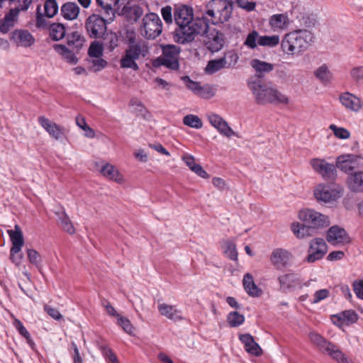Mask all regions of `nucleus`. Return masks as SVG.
<instances>
[{
    "label": "nucleus",
    "mask_w": 363,
    "mask_h": 363,
    "mask_svg": "<svg viewBox=\"0 0 363 363\" xmlns=\"http://www.w3.org/2000/svg\"><path fill=\"white\" fill-rule=\"evenodd\" d=\"M247 85L258 104H287L289 103V98L280 92L271 82H266L261 79H250Z\"/></svg>",
    "instance_id": "nucleus-1"
},
{
    "label": "nucleus",
    "mask_w": 363,
    "mask_h": 363,
    "mask_svg": "<svg viewBox=\"0 0 363 363\" xmlns=\"http://www.w3.org/2000/svg\"><path fill=\"white\" fill-rule=\"evenodd\" d=\"M313 34L306 29H298L284 35L281 41V50L288 55H298L306 51L313 41Z\"/></svg>",
    "instance_id": "nucleus-2"
},
{
    "label": "nucleus",
    "mask_w": 363,
    "mask_h": 363,
    "mask_svg": "<svg viewBox=\"0 0 363 363\" xmlns=\"http://www.w3.org/2000/svg\"><path fill=\"white\" fill-rule=\"evenodd\" d=\"M209 21L205 16L197 17L189 23L182 25L174 31L176 42L185 44L192 42L196 35H203L208 33Z\"/></svg>",
    "instance_id": "nucleus-3"
},
{
    "label": "nucleus",
    "mask_w": 363,
    "mask_h": 363,
    "mask_svg": "<svg viewBox=\"0 0 363 363\" xmlns=\"http://www.w3.org/2000/svg\"><path fill=\"white\" fill-rule=\"evenodd\" d=\"M233 7L228 0H211L203 15L209 21V24L223 23L228 21L232 13Z\"/></svg>",
    "instance_id": "nucleus-4"
},
{
    "label": "nucleus",
    "mask_w": 363,
    "mask_h": 363,
    "mask_svg": "<svg viewBox=\"0 0 363 363\" xmlns=\"http://www.w3.org/2000/svg\"><path fill=\"white\" fill-rule=\"evenodd\" d=\"M149 53V47L144 40L130 43L120 60L122 68H130L135 71L139 69L136 60L145 57Z\"/></svg>",
    "instance_id": "nucleus-5"
},
{
    "label": "nucleus",
    "mask_w": 363,
    "mask_h": 363,
    "mask_svg": "<svg viewBox=\"0 0 363 363\" xmlns=\"http://www.w3.org/2000/svg\"><path fill=\"white\" fill-rule=\"evenodd\" d=\"M298 217L313 235L316 230L330 225V220L328 216L313 208H303L298 211Z\"/></svg>",
    "instance_id": "nucleus-6"
},
{
    "label": "nucleus",
    "mask_w": 363,
    "mask_h": 363,
    "mask_svg": "<svg viewBox=\"0 0 363 363\" xmlns=\"http://www.w3.org/2000/svg\"><path fill=\"white\" fill-rule=\"evenodd\" d=\"M140 35L146 40H155L162 33L163 23L159 15L154 12L145 14L141 20Z\"/></svg>",
    "instance_id": "nucleus-7"
},
{
    "label": "nucleus",
    "mask_w": 363,
    "mask_h": 363,
    "mask_svg": "<svg viewBox=\"0 0 363 363\" xmlns=\"http://www.w3.org/2000/svg\"><path fill=\"white\" fill-rule=\"evenodd\" d=\"M311 342L318 347L323 352L327 353L337 363H353L339 348L327 341L323 336L315 332H311L308 335Z\"/></svg>",
    "instance_id": "nucleus-8"
},
{
    "label": "nucleus",
    "mask_w": 363,
    "mask_h": 363,
    "mask_svg": "<svg viewBox=\"0 0 363 363\" xmlns=\"http://www.w3.org/2000/svg\"><path fill=\"white\" fill-rule=\"evenodd\" d=\"M162 48V55L154 60L153 65L155 67L164 65L173 70L178 69L180 48L174 45H165Z\"/></svg>",
    "instance_id": "nucleus-9"
},
{
    "label": "nucleus",
    "mask_w": 363,
    "mask_h": 363,
    "mask_svg": "<svg viewBox=\"0 0 363 363\" xmlns=\"http://www.w3.org/2000/svg\"><path fill=\"white\" fill-rule=\"evenodd\" d=\"M313 196L318 202L332 203L342 196V189L335 184L320 183L314 187Z\"/></svg>",
    "instance_id": "nucleus-10"
},
{
    "label": "nucleus",
    "mask_w": 363,
    "mask_h": 363,
    "mask_svg": "<svg viewBox=\"0 0 363 363\" xmlns=\"http://www.w3.org/2000/svg\"><path fill=\"white\" fill-rule=\"evenodd\" d=\"M7 233L10 237L12 247L10 250V259L16 266H19L23 259L21 253L24 245V238L20 227L15 225L14 230H8Z\"/></svg>",
    "instance_id": "nucleus-11"
},
{
    "label": "nucleus",
    "mask_w": 363,
    "mask_h": 363,
    "mask_svg": "<svg viewBox=\"0 0 363 363\" xmlns=\"http://www.w3.org/2000/svg\"><path fill=\"white\" fill-rule=\"evenodd\" d=\"M328 252L326 242L320 238H315L309 242L308 255L305 260L308 263H313L321 259Z\"/></svg>",
    "instance_id": "nucleus-12"
},
{
    "label": "nucleus",
    "mask_w": 363,
    "mask_h": 363,
    "mask_svg": "<svg viewBox=\"0 0 363 363\" xmlns=\"http://www.w3.org/2000/svg\"><path fill=\"white\" fill-rule=\"evenodd\" d=\"M85 27L91 38H101L106 30L105 20L96 14H92L86 21Z\"/></svg>",
    "instance_id": "nucleus-13"
},
{
    "label": "nucleus",
    "mask_w": 363,
    "mask_h": 363,
    "mask_svg": "<svg viewBox=\"0 0 363 363\" xmlns=\"http://www.w3.org/2000/svg\"><path fill=\"white\" fill-rule=\"evenodd\" d=\"M313 169L325 179H333L335 177L336 169L334 164L323 159L313 158L310 161Z\"/></svg>",
    "instance_id": "nucleus-14"
},
{
    "label": "nucleus",
    "mask_w": 363,
    "mask_h": 363,
    "mask_svg": "<svg viewBox=\"0 0 363 363\" xmlns=\"http://www.w3.org/2000/svg\"><path fill=\"white\" fill-rule=\"evenodd\" d=\"M326 240L333 246H340L349 243L350 238L344 228L333 225L327 231Z\"/></svg>",
    "instance_id": "nucleus-15"
},
{
    "label": "nucleus",
    "mask_w": 363,
    "mask_h": 363,
    "mask_svg": "<svg viewBox=\"0 0 363 363\" xmlns=\"http://www.w3.org/2000/svg\"><path fill=\"white\" fill-rule=\"evenodd\" d=\"M207 118L210 124L215 128L220 134L228 138L236 135L235 132L220 116L214 113H210L207 115Z\"/></svg>",
    "instance_id": "nucleus-16"
},
{
    "label": "nucleus",
    "mask_w": 363,
    "mask_h": 363,
    "mask_svg": "<svg viewBox=\"0 0 363 363\" xmlns=\"http://www.w3.org/2000/svg\"><path fill=\"white\" fill-rule=\"evenodd\" d=\"M339 101L341 105L347 111L358 113L362 108V100L356 95L345 91L339 95Z\"/></svg>",
    "instance_id": "nucleus-17"
},
{
    "label": "nucleus",
    "mask_w": 363,
    "mask_h": 363,
    "mask_svg": "<svg viewBox=\"0 0 363 363\" xmlns=\"http://www.w3.org/2000/svg\"><path fill=\"white\" fill-rule=\"evenodd\" d=\"M292 257L291 253L283 248H276L273 250L270 255V262L277 269L285 268Z\"/></svg>",
    "instance_id": "nucleus-18"
},
{
    "label": "nucleus",
    "mask_w": 363,
    "mask_h": 363,
    "mask_svg": "<svg viewBox=\"0 0 363 363\" xmlns=\"http://www.w3.org/2000/svg\"><path fill=\"white\" fill-rule=\"evenodd\" d=\"M11 41L18 47L28 48L35 43L33 35L27 30L16 29L10 35Z\"/></svg>",
    "instance_id": "nucleus-19"
},
{
    "label": "nucleus",
    "mask_w": 363,
    "mask_h": 363,
    "mask_svg": "<svg viewBox=\"0 0 363 363\" xmlns=\"http://www.w3.org/2000/svg\"><path fill=\"white\" fill-rule=\"evenodd\" d=\"M174 20L178 26L194 21L192 8L186 5L176 7L174 11Z\"/></svg>",
    "instance_id": "nucleus-20"
},
{
    "label": "nucleus",
    "mask_w": 363,
    "mask_h": 363,
    "mask_svg": "<svg viewBox=\"0 0 363 363\" xmlns=\"http://www.w3.org/2000/svg\"><path fill=\"white\" fill-rule=\"evenodd\" d=\"M357 319V314L352 310L344 311L331 315L333 323L340 328L351 325L355 323Z\"/></svg>",
    "instance_id": "nucleus-21"
},
{
    "label": "nucleus",
    "mask_w": 363,
    "mask_h": 363,
    "mask_svg": "<svg viewBox=\"0 0 363 363\" xmlns=\"http://www.w3.org/2000/svg\"><path fill=\"white\" fill-rule=\"evenodd\" d=\"M269 25L274 32L281 33L288 29L290 20L287 13H277L270 16Z\"/></svg>",
    "instance_id": "nucleus-22"
},
{
    "label": "nucleus",
    "mask_w": 363,
    "mask_h": 363,
    "mask_svg": "<svg viewBox=\"0 0 363 363\" xmlns=\"http://www.w3.org/2000/svg\"><path fill=\"white\" fill-rule=\"evenodd\" d=\"M239 340L244 345L245 350L247 353L255 357L262 354V350L257 343L252 335L249 333L239 335Z\"/></svg>",
    "instance_id": "nucleus-23"
},
{
    "label": "nucleus",
    "mask_w": 363,
    "mask_h": 363,
    "mask_svg": "<svg viewBox=\"0 0 363 363\" xmlns=\"http://www.w3.org/2000/svg\"><path fill=\"white\" fill-rule=\"evenodd\" d=\"M38 123L55 140H60L62 138L63 129L57 123L43 116L38 117Z\"/></svg>",
    "instance_id": "nucleus-24"
},
{
    "label": "nucleus",
    "mask_w": 363,
    "mask_h": 363,
    "mask_svg": "<svg viewBox=\"0 0 363 363\" xmlns=\"http://www.w3.org/2000/svg\"><path fill=\"white\" fill-rule=\"evenodd\" d=\"M157 308L162 316L169 320L177 321L183 319L182 311L178 309L176 306L162 303L158 304Z\"/></svg>",
    "instance_id": "nucleus-25"
},
{
    "label": "nucleus",
    "mask_w": 363,
    "mask_h": 363,
    "mask_svg": "<svg viewBox=\"0 0 363 363\" xmlns=\"http://www.w3.org/2000/svg\"><path fill=\"white\" fill-rule=\"evenodd\" d=\"M100 172L104 177L118 184H123L125 182L123 175L115 166L110 163L104 164L100 169Z\"/></svg>",
    "instance_id": "nucleus-26"
},
{
    "label": "nucleus",
    "mask_w": 363,
    "mask_h": 363,
    "mask_svg": "<svg viewBox=\"0 0 363 363\" xmlns=\"http://www.w3.org/2000/svg\"><path fill=\"white\" fill-rule=\"evenodd\" d=\"M182 160L192 172L196 174L199 177L203 179L209 178V174L199 164L196 162L195 158L193 155L185 153L182 156Z\"/></svg>",
    "instance_id": "nucleus-27"
},
{
    "label": "nucleus",
    "mask_w": 363,
    "mask_h": 363,
    "mask_svg": "<svg viewBox=\"0 0 363 363\" xmlns=\"http://www.w3.org/2000/svg\"><path fill=\"white\" fill-rule=\"evenodd\" d=\"M242 285L246 293L251 297H259L262 290L255 283L251 274L247 273L242 279Z\"/></svg>",
    "instance_id": "nucleus-28"
},
{
    "label": "nucleus",
    "mask_w": 363,
    "mask_h": 363,
    "mask_svg": "<svg viewBox=\"0 0 363 363\" xmlns=\"http://www.w3.org/2000/svg\"><path fill=\"white\" fill-rule=\"evenodd\" d=\"M18 16L16 9H10L0 21V32L7 33L16 24Z\"/></svg>",
    "instance_id": "nucleus-29"
},
{
    "label": "nucleus",
    "mask_w": 363,
    "mask_h": 363,
    "mask_svg": "<svg viewBox=\"0 0 363 363\" xmlns=\"http://www.w3.org/2000/svg\"><path fill=\"white\" fill-rule=\"evenodd\" d=\"M347 184L350 191L363 192V172L359 171L349 175Z\"/></svg>",
    "instance_id": "nucleus-30"
},
{
    "label": "nucleus",
    "mask_w": 363,
    "mask_h": 363,
    "mask_svg": "<svg viewBox=\"0 0 363 363\" xmlns=\"http://www.w3.org/2000/svg\"><path fill=\"white\" fill-rule=\"evenodd\" d=\"M314 76L323 84H330L333 78V74L326 64H323L314 70Z\"/></svg>",
    "instance_id": "nucleus-31"
},
{
    "label": "nucleus",
    "mask_w": 363,
    "mask_h": 363,
    "mask_svg": "<svg viewBox=\"0 0 363 363\" xmlns=\"http://www.w3.org/2000/svg\"><path fill=\"white\" fill-rule=\"evenodd\" d=\"M55 50L68 63L75 65L78 62V59L74 54L75 50H70L65 45L57 44L54 45Z\"/></svg>",
    "instance_id": "nucleus-32"
},
{
    "label": "nucleus",
    "mask_w": 363,
    "mask_h": 363,
    "mask_svg": "<svg viewBox=\"0 0 363 363\" xmlns=\"http://www.w3.org/2000/svg\"><path fill=\"white\" fill-rule=\"evenodd\" d=\"M79 13V8L75 3L67 2L61 7V14L67 20L72 21L76 19Z\"/></svg>",
    "instance_id": "nucleus-33"
},
{
    "label": "nucleus",
    "mask_w": 363,
    "mask_h": 363,
    "mask_svg": "<svg viewBox=\"0 0 363 363\" xmlns=\"http://www.w3.org/2000/svg\"><path fill=\"white\" fill-rule=\"evenodd\" d=\"M278 281L282 291H286L296 287L298 284V278L294 274H286L279 277Z\"/></svg>",
    "instance_id": "nucleus-34"
},
{
    "label": "nucleus",
    "mask_w": 363,
    "mask_h": 363,
    "mask_svg": "<svg viewBox=\"0 0 363 363\" xmlns=\"http://www.w3.org/2000/svg\"><path fill=\"white\" fill-rule=\"evenodd\" d=\"M84 38L79 32H72L67 35V45L72 50L78 51L84 45Z\"/></svg>",
    "instance_id": "nucleus-35"
},
{
    "label": "nucleus",
    "mask_w": 363,
    "mask_h": 363,
    "mask_svg": "<svg viewBox=\"0 0 363 363\" xmlns=\"http://www.w3.org/2000/svg\"><path fill=\"white\" fill-rule=\"evenodd\" d=\"M354 156L352 155H341L337 158V167L345 172L353 169L352 165L354 161Z\"/></svg>",
    "instance_id": "nucleus-36"
},
{
    "label": "nucleus",
    "mask_w": 363,
    "mask_h": 363,
    "mask_svg": "<svg viewBox=\"0 0 363 363\" xmlns=\"http://www.w3.org/2000/svg\"><path fill=\"white\" fill-rule=\"evenodd\" d=\"M226 66L227 60H225V57H221L219 59L210 60L208 62L205 70L206 73L211 74L218 72L223 68L226 67Z\"/></svg>",
    "instance_id": "nucleus-37"
},
{
    "label": "nucleus",
    "mask_w": 363,
    "mask_h": 363,
    "mask_svg": "<svg viewBox=\"0 0 363 363\" xmlns=\"http://www.w3.org/2000/svg\"><path fill=\"white\" fill-rule=\"evenodd\" d=\"M250 65L256 71V72L269 73L274 69V65L258 59H253L250 62Z\"/></svg>",
    "instance_id": "nucleus-38"
},
{
    "label": "nucleus",
    "mask_w": 363,
    "mask_h": 363,
    "mask_svg": "<svg viewBox=\"0 0 363 363\" xmlns=\"http://www.w3.org/2000/svg\"><path fill=\"white\" fill-rule=\"evenodd\" d=\"M291 229L298 238H304L312 235L311 232L308 230V228L303 223L301 224L298 222H294L291 225Z\"/></svg>",
    "instance_id": "nucleus-39"
},
{
    "label": "nucleus",
    "mask_w": 363,
    "mask_h": 363,
    "mask_svg": "<svg viewBox=\"0 0 363 363\" xmlns=\"http://www.w3.org/2000/svg\"><path fill=\"white\" fill-rule=\"evenodd\" d=\"M120 0H96V4L101 6L108 15L114 16L115 10L118 9Z\"/></svg>",
    "instance_id": "nucleus-40"
},
{
    "label": "nucleus",
    "mask_w": 363,
    "mask_h": 363,
    "mask_svg": "<svg viewBox=\"0 0 363 363\" xmlns=\"http://www.w3.org/2000/svg\"><path fill=\"white\" fill-rule=\"evenodd\" d=\"M59 11L58 4L55 0H46L43 5V13L47 18L54 17Z\"/></svg>",
    "instance_id": "nucleus-41"
},
{
    "label": "nucleus",
    "mask_w": 363,
    "mask_h": 363,
    "mask_svg": "<svg viewBox=\"0 0 363 363\" xmlns=\"http://www.w3.org/2000/svg\"><path fill=\"white\" fill-rule=\"evenodd\" d=\"M66 33L65 26L61 23H53L50 27V36L54 40L62 39Z\"/></svg>",
    "instance_id": "nucleus-42"
},
{
    "label": "nucleus",
    "mask_w": 363,
    "mask_h": 363,
    "mask_svg": "<svg viewBox=\"0 0 363 363\" xmlns=\"http://www.w3.org/2000/svg\"><path fill=\"white\" fill-rule=\"evenodd\" d=\"M280 43L279 35H260L259 45L262 47L274 48Z\"/></svg>",
    "instance_id": "nucleus-43"
},
{
    "label": "nucleus",
    "mask_w": 363,
    "mask_h": 363,
    "mask_svg": "<svg viewBox=\"0 0 363 363\" xmlns=\"http://www.w3.org/2000/svg\"><path fill=\"white\" fill-rule=\"evenodd\" d=\"M183 123L190 128L200 129L203 127L201 119L196 115L188 114L183 118Z\"/></svg>",
    "instance_id": "nucleus-44"
},
{
    "label": "nucleus",
    "mask_w": 363,
    "mask_h": 363,
    "mask_svg": "<svg viewBox=\"0 0 363 363\" xmlns=\"http://www.w3.org/2000/svg\"><path fill=\"white\" fill-rule=\"evenodd\" d=\"M76 124L79 128L84 131V135L85 137L88 138H94L95 137L94 130L87 125L86 120L84 117H82L80 115H78L76 117Z\"/></svg>",
    "instance_id": "nucleus-45"
},
{
    "label": "nucleus",
    "mask_w": 363,
    "mask_h": 363,
    "mask_svg": "<svg viewBox=\"0 0 363 363\" xmlns=\"http://www.w3.org/2000/svg\"><path fill=\"white\" fill-rule=\"evenodd\" d=\"M223 253L232 260L238 259V252L235 244L230 240H226L223 244Z\"/></svg>",
    "instance_id": "nucleus-46"
},
{
    "label": "nucleus",
    "mask_w": 363,
    "mask_h": 363,
    "mask_svg": "<svg viewBox=\"0 0 363 363\" xmlns=\"http://www.w3.org/2000/svg\"><path fill=\"white\" fill-rule=\"evenodd\" d=\"M245 321V316L237 311L230 312L227 318L228 325L232 328L241 325Z\"/></svg>",
    "instance_id": "nucleus-47"
},
{
    "label": "nucleus",
    "mask_w": 363,
    "mask_h": 363,
    "mask_svg": "<svg viewBox=\"0 0 363 363\" xmlns=\"http://www.w3.org/2000/svg\"><path fill=\"white\" fill-rule=\"evenodd\" d=\"M60 224L62 225V229L68 233L69 234H74L75 233V228L71 222L67 214L62 211L61 216L59 217Z\"/></svg>",
    "instance_id": "nucleus-48"
},
{
    "label": "nucleus",
    "mask_w": 363,
    "mask_h": 363,
    "mask_svg": "<svg viewBox=\"0 0 363 363\" xmlns=\"http://www.w3.org/2000/svg\"><path fill=\"white\" fill-rule=\"evenodd\" d=\"M259 33L254 30L251 31L247 35L244 41V45L250 49H255L257 48V45H259Z\"/></svg>",
    "instance_id": "nucleus-49"
},
{
    "label": "nucleus",
    "mask_w": 363,
    "mask_h": 363,
    "mask_svg": "<svg viewBox=\"0 0 363 363\" xmlns=\"http://www.w3.org/2000/svg\"><path fill=\"white\" fill-rule=\"evenodd\" d=\"M89 62L91 69L95 72L104 69L108 65V62L101 57H91Z\"/></svg>",
    "instance_id": "nucleus-50"
},
{
    "label": "nucleus",
    "mask_w": 363,
    "mask_h": 363,
    "mask_svg": "<svg viewBox=\"0 0 363 363\" xmlns=\"http://www.w3.org/2000/svg\"><path fill=\"white\" fill-rule=\"evenodd\" d=\"M215 94L214 90L212 86L208 84H201L199 86V90L196 92V95L203 98V99H211Z\"/></svg>",
    "instance_id": "nucleus-51"
},
{
    "label": "nucleus",
    "mask_w": 363,
    "mask_h": 363,
    "mask_svg": "<svg viewBox=\"0 0 363 363\" xmlns=\"http://www.w3.org/2000/svg\"><path fill=\"white\" fill-rule=\"evenodd\" d=\"M329 129L331 130L335 136L339 139L346 140L350 137V131L345 128L337 127L335 124H331L329 126Z\"/></svg>",
    "instance_id": "nucleus-52"
},
{
    "label": "nucleus",
    "mask_w": 363,
    "mask_h": 363,
    "mask_svg": "<svg viewBox=\"0 0 363 363\" xmlns=\"http://www.w3.org/2000/svg\"><path fill=\"white\" fill-rule=\"evenodd\" d=\"M230 1L232 6L234 4L246 11H252L256 6L255 2L248 0H230Z\"/></svg>",
    "instance_id": "nucleus-53"
},
{
    "label": "nucleus",
    "mask_w": 363,
    "mask_h": 363,
    "mask_svg": "<svg viewBox=\"0 0 363 363\" xmlns=\"http://www.w3.org/2000/svg\"><path fill=\"white\" fill-rule=\"evenodd\" d=\"M104 52V46L102 43L94 41L89 46L88 54L90 57H102Z\"/></svg>",
    "instance_id": "nucleus-54"
},
{
    "label": "nucleus",
    "mask_w": 363,
    "mask_h": 363,
    "mask_svg": "<svg viewBox=\"0 0 363 363\" xmlns=\"http://www.w3.org/2000/svg\"><path fill=\"white\" fill-rule=\"evenodd\" d=\"M27 257L29 262L36 267H40L42 264V257L38 252L34 249L27 250Z\"/></svg>",
    "instance_id": "nucleus-55"
},
{
    "label": "nucleus",
    "mask_w": 363,
    "mask_h": 363,
    "mask_svg": "<svg viewBox=\"0 0 363 363\" xmlns=\"http://www.w3.org/2000/svg\"><path fill=\"white\" fill-rule=\"evenodd\" d=\"M11 2L16 1V5L11 9H16L17 12V15L19 16L21 11H26L30 4L33 2V0H9Z\"/></svg>",
    "instance_id": "nucleus-56"
},
{
    "label": "nucleus",
    "mask_w": 363,
    "mask_h": 363,
    "mask_svg": "<svg viewBox=\"0 0 363 363\" xmlns=\"http://www.w3.org/2000/svg\"><path fill=\"white\" fill-rule=\"evenodd\" d=\"M117 323L123 328V330L128 334H133L134 332V327L131 324L130 321L125 317L121 315L117 318Z\"/></svg>",
    "instance_id": "nucleus-57"
},
{
    "label": "nucleus",
    "mask_w": 363,
    "mask_h": 363,
    "mask_svg": "<svg viewBox=\"0 0 363 363\" xmlns=\"http://www.w3.org/2000/svg\"><path fill=\"white\" fill-rule=\"evenodd\" d=\"M223 45V38L221 34L217 33L213 38L209 45V49L212 52H217L220 50Z\"/></svg>",
    "instance_id": "nucleus-58"
},
{
    "label": "nucleus",
    "mask_w": 363,
    "mask_h": 363,
    "mask_svg": "<svg viewBox=\"0 0 363 363\" xmlns=\"http://www.w3.org/2000/svg\"><path fill=\"white\" fill-rule=\"evenodd\" d=\"M330 294V291L327 289H323L316 291L313 294V298L311 301L312 303H318L326 299Z\"/></svg>",
    "instance_id": "nucleus-59"
},
{
    "label": "nucleus",
    "mask_w": 363,
    "mask_h": 363,
    "mask_svg": "<svg viewBox=\"0 0 363 363\" xmlns=\"http://www.w3.org/2000/svg\"><path fill=\"white\" fill-rule=\"evenodd\" d=\"M182 80L185 84V86L191 90L194 94H196V92L199 90V86L201 85L200 82H194L190 79L188 76H184L182 77Z\"/></svg>",
    "instance_id": "nucleus-60"
},
{
    "label": "nucleus",
    "mask_w": 363,
    "mask_h": 363,
    "mask_svg": "<svg viewBox=\"0 0 363 363\" xmlns=\"http://www.w3.org/2000/svg\"><path fill=\"white\" fill-rule=\"evenodd\" d=\"M161 15L167 24H171L173 22L172 9L167 5L161 9Z\"/></svg>",
    "instance_id": "nucleus-61"
},
{
    "label": "nucleus",
    "mask_w": 363,
    "mask_h": 363,
    "mask_svg": "<svg viewBox=\"0 0 363 363\" xmlns=\"http://www.w3.org/2000/svg\"><path fill=\"white\" fill-rule=\"evenodd\" d=\"M130 11L135 16V19L137 20L143 14L142 9L138 6H124L122 9V13L123 14Z\"/></svg>",
    "instance_id": "nucleus-62"
},
{
    "label": "nucleus",
    "mask_w": 363,
    "mask_h": 363,
    "mask_svg": "<svg viewBox=\"0 0 363 363\" xmlns=\"http://www.w3.org/2000/svg\"><path fill=\"white\" fill-rule=\"evenodd\" d=\"M45 16L40 11V7L38 6L36 12L35 26L39 28H45L48 26V22L45 19Z\"/></svg>",
    "instance_id": "nucleus-63"
},
{
    "label": "nucleus",
    "mask_w": 363,
    "mask_h": 363,
    "mask_svg": "<svg viewBox=\"0 0 363 363\" xmlns=\"http://www.w3.org/2000/svg\"><path fill=\"white\" fill-rule=\"evenodd\" d=\"M352 286L357 297L363 300V280H355L353 282Z\"/></svg>",
    "instance_id": "nucleus-64"
}]
</instances>
